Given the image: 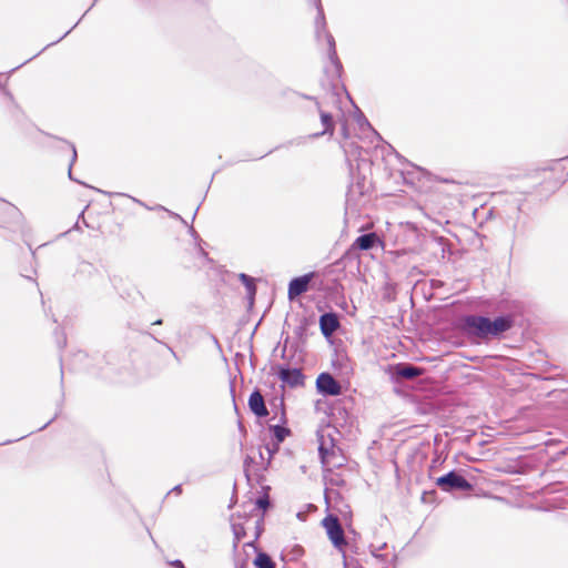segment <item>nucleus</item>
I'll list each match as a JSON object with an SVG mask.
<instances>
[{"label":"nucleus","instance_id":"13d9d810","mask_svg":"<svg viewBox=\"0 0 568 568\" xmlns=\"http://www.w3.org/2000/svg\"><path fill=\"white\" fill-rule=\"evenodd\" d=\"M60 374H61V381H63V368L62 367H61Z\"/></svg>","mask_w":568,"mask_h":568},{"label":"nucleus","instance_id":"49530a36","mask_svg":"<svg viewBox=\"0 0 568 568\" xmlns=\"http://www.w3.org/2000/svg\"><path fill=\"white\" fill-rule=\"evenodd\" d=\"M294 551H295V555H301L303 552V549H302V547L297 546Z\"/></svg>","mask_w":568,"mask_h":568},{"label":"nucleus","instance_id":"2eb2a0df","mask_svg":"<svg viewBox=\"0 0 568 568\" xmlns=\"http://www.w3.org/2000/svg\"><path fill=\"white\" fill-rule=\"evenodd\" d=\"M280 446L281 444H276L275 442H271L270 444L265 445V449L267 452L266 462L261 468H257L255 471V479L258 485L265 481L264 473L268 469L274 455L278 453Z\"/></svg>","mask_w":568,"mask_h":568},{"label":"nucleus","instance_id":"603ef678","mask_svg":"<svg viewBox=\"0 0 568 568\" xmlns=\"http://www.w3.org/2000/svg\"><path fill=\"white\" fill-rule=\"evenodd\" d=\"M54 43H57V42L54 41V42L49 43L47 47H43V48H42V51H45L48 47H50V45H52V44H54Z\"/></svg>","mask_w":568,"mask_h":568},{"label":"nucleus","instance_id":"412c9836","mask_svg":"<svg viewBox=\"0 0 568 568\" xmlns=\"http://www.w3.org/2000/svg\"><path fill=\"white\" fill-rule=\"evenodd\" d=\"M253 564L255 568H276V565L271 556L264 551L256 552V557L254 558Z\"/></svg>","mask_w":568,"mask_h":568},{"label":"nucleus","instance_id":"6e6d98bb","mask_svg":"<svg viewBox=\"0 0 568 568\" xmlns=\"http://www.w3.org/2000/svg\"><path fill=\"white\" fill-rule=\"evenodd\" d=\"M239 428H240V430H244V427L241 422H239Z\"/></svg>","mask_w":568,"mask_h":568},{"label":"nucleus","instance_id":"052dcab7","mask_svg":"<svg viewBox=\"0 0 568 568\" xmlns=\"http://www.w3.org/2000/svg\"><path fill=\"white\" fill-rule=\"evenodd\" d=\"M236 568H239V567H236Z\"/></svg>","mask_w":568,"mask_h":568},{"label":"nucleus","instance_id":"c03bdc74","mask_svg":"<svg viewBox=\"0 0 568 568\" xmlns=\"http://www.w3.org/2000/svg\"><path fill=\"white\" fill-rule=\"evenodd\" d=\"M316 10H320V8H323L321 0H314Z\"/></svg>","mask_w":568,"mask_h":568},{"label":"nucleus","instance_id":"c9c22d12","mask_svg":"<svg viewBox=\"0 0 568 568\" xmlns=\"http://www.w3.org/2000/svg\"><path fill=\"white\" fill-rule=\"evenodd\" d=\"M169 565L173 568H185L184 564L180 559H174L170 561Z\"/></svg>","mask_w":568,"mask_h":568},{"label":"nucleus","instance_id":"2f4dec72","mask_svg":"<svg viewBox=\"0 0 568 568\" xmlns=\"http://www.w3.org/2000/svg\"><path fill=\"white\" fill-rule=\"evenodd\" d=\"M280 398L281 397H274L273 400L271 402V406L274 412V416L272 417V419H275L280 414Z\"/></svg>","mask_w":568,"mask_h":568},{"label":"nucleus","instance_id":"c85d7f7f","mask_svg":"<svg viewBox=\"0 0 568 568\" xmlns=\"http://www.w3.org/2000/svg\"><path fill=\"white\" fill-rule=\"evenodd\" d=\"M255 464V459L247 455L244 459V463H243V468H244V475L246 477V480L247 483H251L252 478H251V473H250V467L251 465Z\"/></svg>","mask_w":568,"mask_h":568},{"label":"nucleus","instance_id":"ea45409f","mask_svg":"<svg viewBox=\"0 0 568 568\" xmlns=\"http://www.w3.org/2000/svg\"><path fill=\"white\" fill-rule=\"evenodd\" d=\"M80 21H81V19L70 30L65 31V33L62 37H60L55 42H59L63 38H65L79 24Z\"/></svg>","mask_w":568,"mask_h":568},{"label":"nucleus","instance_id":"20e7f679","mask_svg":"<svg viewBox=\"0 0 568 568\" xmlns=\"http://www.w3.org/2000/svg\"><path fill=\"white\" fill-rule=\"evenodd\" d=\"M435 484L446 493L471 491L474 489L473 484L460 471L455 469L437 477Z\"/></svg>","mask_w":568,"mask_h":568},{"label":"nucleus","instance_id":"4be33fe9","mask_svg":"<svg viewBox=\"0 0 568 568\" xmlns=\"http://www.w3.org/2000/svg\"><path fill=\"white\" fill-rule=\"evenodd\" d=\"M239 280L245 286L248 296L253 300L256 294L255 280L245 273H240Z\"/></svg>","mask_w":568,"mask_h":568},{"label":"nucleus","instance_id":"473e14b6","mask_svg":"<svg viewBox=\"0 0 568 568\" xmlns=\"http://www.w3.org/2000/svg\"><path fill=\"white\" fill-rule=\"evenodd\" d=\"M158 207H159L160 210H164V211H166V212L170 214V216H172L173 219L179 220V221H181L183 224L187 225V222H186V221H185V220H184L180 214L174 213V212H171V211L166 210V209H165L164 206H162V205H159Z\"/></svg>","mask_w":568,"mask_h":568},{"label":"nucleus","instance_id":"393cba45","mask_svg":"<svg viewBox=\"0 0 568 568\" xmlns=\"http://www.w3.org/2000/svg\"><path fill=\"white\" fill-rule=\"evenodd\" d=\"M325 31H327L326 30L325 13H324V9L320 8V10H317V17L315 19V33H316V37L320 38L321 33H323Z\"/></svg>","mask_w":568,"mask_h":568},{"label":"nucleus","instance_id":"ddd939ff","mask_svg":"<svg viewBox=\"0 0 568 568\" xmlns=\"http://www.w3.org/2000/svg\"><path fill=\"white\" fill-rule=\"evenodd\" d=\"M247 406L251 413L257 418H265L270 415L264 397L258 388H254L250 394Z\"/></svg>","mask_w":568,"mask_h":568},{"label":"nucleus","instance_id":"4c0bfd02","mask_svg":"<svg viewBox=\"0 0 568 568\" xmlns=\"http://www.w3.org/2000/svg\"><path fill=\"white\" fill-rule=\"evenodd\" d=\"M212 341H213V344L216 346V348L222 352V346L220 344V341L217 339V337L215 335H212L211 336Z\"/></svg>","mask_w":568,"mask_h":568},{"label":"nucleus","instance_id":"dca6fc26","mask_svg":"<svg viewBox=\"0 0 568 568\" xmlns=\"http://www.w3.org/2000/svg\"><path fill=\"white\" fill-rule=\"evenodd\" d=\"M323 34L325 36L328 45V58L334 65L337 75L341 77L343 65L337 57L335 39L328 31L323 32Z\"/></svg>","mask_w":568,"mask_h":568},{"label":"nucleus","instance_id":"a211bd4d","mask_svg":"<svg viewBox=\"0 0 568 568\" xmlns=\"http://www.w3.org/2000/svg\"><path fill=\"white\" fill-rule=\"evenodd\" d=\"M98 274H99V270L93 263L82 260L78 263V266H77V270H75V273L73 274V276L74 277L78 276L80 278H91Z\"/></svg>","mask_w":568,"mask_h":568},{"label":"nucleus","instance_id":"e433bc0d","mask_svg":"<svg viewBox=\"0 0 568 568\" xmlns=\"http://www.w3.org/2000/svg\"><path fill=\"white\" fill-rule=\"evenodd\" d=\"M59 410H61V408H59ZM59 413H60V412H57V413L54 414V416H53V417H52L48 423H45L42 427H40V428H39V430H42V429L47 428V427H48V425H50V424H51V423H52V422L58 417Z\"/></svg>","mask_w":568,"mask_h":568},{"label":"nucleus","instance_id":"7ed1b4c3","mask_svg":"<svg viewBox=\"0 0 568 568\" xmlns=\"http://www.w3.org/2000/svg\"><path fill=\"white\" fill-rule=\"evenodd\" d=\"M0 204V226L12 227L24 234L28 230L26 219L22 212L12 203L1 199Z\"/></svg>","mask_w":568,"mask_h":568},{"label":"nucleus","instance_id":"864d4df0","mask_svg":"<svg viewBox=\"0 0 568 568\" xmlns=\"http://www.w3.org/2000/svg\"><path fill=\"white\" fill-rule=\"evenodd\" d=\"M54 43H57V42L54 41V42L49 43L47 47H43V48H42V51H45L48 47H50V45H52V44H54Z\"/></svg>","mask_w":568,"mask_h":568},{"label":"nucleus","instance_id":"a19ab883","mask_svg":"<svg viewBox=\"0 0 568 568\" xmlns=\"http://www.w3.org/2000/svg\"><path fill=\"white\" fill-rule=\"evenodd\" d=\"M65 343H67V339L64 336L62 337V341L58 339V345L60 348H63L65 346Z\"/></svg>","mask_w":568,"mask_h":568},{"label":"nucleus","instance_id":"5fc2aeb1","mask_svg":"<svg viewBox=\"0 0 568 568\" xmlns=\"http://www.w3.org/2000/svg\"><path fill=\"white\" fill-rule=\"evenodd\" d=\"M197 211H199V206L196 207L195 212L193 213L192 220L195 219Z\"/></svg>","mask_w":568,"mask_h":568},{"label":"nucleus","instance_id":"f3484780","mask_svg":"<svg viewBox=\"0 0 568 568\" xmlns=\"http://www.w3.org/2000/svg\"><path fill=\"white\" fill-rule=\"evenodd\" d=\"M320 116H321V122H322V125L324 126V130L321 132L311 134L310 136L313 139H317L320 136H323L324 134L332 135L334 132V129H335L334 119L331 113L320 110Z\"/></svg>","mask_w":568,"mask_h":568},{"label":"nucleus","instance_id":"4d7b16f0","mask_svg":"<svg viewBox=\"0 0 568 568\" xmlns=\"http://www.w3.org/2000/svg\"><path fill=\"white\" fill-rule=\"evenodd\" d=\"M28 246H29V248L31 251V255L34 256L36 253H34V251H32L31 245H28Z\"/></svg>","mask_w":568,"mask_h":568},{"label":"nucleus","instance_id":"cd10ccee","mask_svg":"<svg viewBox=\"0 0 568 568\" xmlns=\"http://www.w3.org/2000/svg\"><path fill=\"white\" fill-rule=\"evenodd\" d=\"M2 92L3 94L8 98V100L10 101L11 103V106H10V112L12 114V116L14 118H18L20 114H22V110L21 108L19 106V104L14 101V98L12 95V93L10 91H8L7 89H2Z\"/></svg>","mask_w":568,"mask_h":568},{"label":"nucleus","instance_id":"0eeeda50","mask_svg":"<svg viewBox=\"0 0 568 568\" xmlns=\"http://www.w3.org/2000/svg\"><path fill=\"white\" fill-rule=\"evenodd\" d=\"M287 418L285 413V404L284 398L281 396L280 398V418L277 424H270L268 430L272 436V442L276 444H282L288 436H291L292 432L288 427H286Z\"/></svg>","mask_w":568,"mask_h":568},{"label":"nucleus","instance_id":"b1692460","mask_svg":"<svg viewBox=\"0 0 568 568\" xmlns=\"http://www.w3.org/2000/svg\"><path fill=\"white\" fill-rule=\"evenodd\" d=\"M264 531V515H261L260 518L255 521V535H254V539L246 542L244 546L245 547H252L254 548V550L257 551V548H256V545H255V541L261 537V535L263 534Z\"/></svg>","mask_w":568,"mask_h":568},{"label":"nucleus","instance_id":"1a4fd4ad","mask_svg":"<svg viewBox=\"0 0 568 568\" xmlns=\"http://www.w3.org/2000/svg\"><path fill=\"white\" fill-rule=\"evenodd\" d=\"M423 373V369L409 363H397L390 366L392 379L396 383L413 381Z\"/></svg>","mask_w":568,"mask_h":568},{"label":"nucleus","instance_id":"58836bf2","mask_svg":"<svg viewBox=\"0 0 568 568\" xmlns=\"http://www.w3.org/2000/svg\"><path fill=\"white\" fill-rule=\"evenodd\" d=\"M26 436H27V435H23V436H21V437H19V438H16V439H8V440H6V442H3V443H0V446H2V445H9V444H11V443H14V442L21 440V439H23Z\"/></svg>","mask_w":568,"mask_h":568},{"label":"nucleus","instance_id":"a18cd8bd","mask_svg":"<svg viewBox=\"0 0 568 568\" xmlns=\"http://www.w3.org/2000/svg\"><path fill=\"white\" fill-rule=\"evenodd\" d=\"M300 97H302L303 99H306V100H315L314 97H311V95H307V94H298Z\"/></svg>","mask_w":568,"mask_h":568},{"label":"nucleus","instance_id":"6ab92c4d","mask_svg":"<svg viewBox=\"0 0 568 568\" xmlns=\"http://www.w3.org/2000/svg\"><path fill=\"white\" fill-rule=\"evenodd\" d=\"M314 324V317H303L300 324L295 327L294 334L297 338V344L304 345L308 336V327Z\"/></svg>","mask_w":568,"mask_h":568},{"label":"nucleus","instance_id":"5701e85b","mask_svg":"<svg viewBox=\"0 0 568 568\" xmlns=\"http://www.w3.org/2000/svg\"><path fill=\"white\" fill-rule=\"evenodd\" d=\"M231 527L234 536L233 550L235 551L239 547V542L245 537L246 531L244 525L241 523H232Z\"/></svg>","mask_w":568,"mask_h":568},{"label":"nucleus","instance_id":"9d476101","mask_svg":"<svg viewBox=\"0 0 568 568\" xmlns=\"http://www.w3.org/2000/svg\"><path fill=\"white\" fill-rule=\"evenodd\" d=\"M278 378L290 387H298L304 385V374L300 368L280 365L277 367Z\"/></svg>","mask_w":568,"mask_h":568},{"label":"nucleus","instance_id":"f8f14e48","mask_svg":"<svg viewBox=\"0 0 568 568\" xmlns=\"http://www.w3.org/2000/svg\"><path fill=\"white\" fill-rule=\"evenodd\" d=\"M314 277V273H307L301 276L293 277L288 283L287 295L292 301L295 297L306 293L310 287V282Z\"/></svg>","mask_w":568,"mask_h":568},{"label":"nucleus","instance_id":"37998d69","mask_svg":"<svg viewBox=\"0 0 568 568\" xmlns=\"http://www.w3.org/2000/svg\"><path fill=\"white\" fill-rule=\"evenodd\" d=\"M342 133H343L344 138H348V133H347V126H346V124H343V126H342Z\"/></svg>","mask_w":568,"mask_h":568},{"label":"nucleus","instance_id":"f257e3e1","mask_svg":"<svg viewBox=\"0 0 568 568\" xmlns=\"http://www.w3.org/2000/svg\"><path fill=\"white\" fill-rule=\"evenodd\" d=\"M500 314L489 318V337H499L510 331L516 323V317L521 314L523 306L517 301H501L498 304Z\"/></svg>","mask_w":568,"mask_h":568},{"label":"nucleus","instance_id":"4468645a","mask_svg":"<svg viewBox=\"0 0 568 568\" xmlns=\"http://www.w3.org/2000/svg\"><path fill=\"white\" fill-rule=\"evenodd\" d=\"M379 243V237L376 233L369 232L362 234L355 239L353 244L351 245L347 254L352 251H368L377 246Z\"/></svg>","mask_w":568,"mask_h":568},{"label":"nucleus","instance_id":"bb28decb","mask_svg":"<svg viewBox=\"0 0 568 568\" xmlns=\"http://www.w3.org/2000/svg\"><path fill=\"white\" fill-rule=\"evenodd\" d=\"M59 140L64 142L70 148V150L72 152L70 164H69V170H68L69 179L74 181V182H78L80 184H83L82 182H80L77 179H74L73 175H72V165L75 163V161L78 159V153H77V149H75L74 144L71 143V142H68L67 140H63V139H59Z\"/></svg>","mask_w":568,"mask_h":568},{"label":"nucleus","instance_id":"7c9ffc66","mask_svg":"<svg viewBox=\"0 0 568 568\" xmlns=\"http://www.w3.org/2000/svg\"><path fill=\"white\" fill-rule=\"evenodd\" d=\"M387 547V544L384 542L382 546H379L378 548H374L371 550L373 557L377 558V559H382L384 560L385 559V555H382L379 551L385 549Z\"/></svg>","mask_w":568,"mask_h":568},{"label":"nucleus","instance_id":"aec40b11","mask_svg":"<svg viewBox=\"0 0 568 568\" xmlns=\"http://www.w3.org/2000/svg\"><path fill=\"white\" fill-rule=\"evenodd\" d=\"M261 486L263 494L255 499V508L262 510V515H264L265 511H267L272 507V503L268 495L271 487L264 486L263 483L261 484Z\"/></svg>","mask_w":568,"mask_h":568},{"label":"nucleus","instance_id":"8fccbe9b","mask_svg":"<svg viewBox=\"0 0 568 568\" xmlns=\"http://www.w3.org/2000/svg\"><path fill=\"white\" fill-rule=\"evenodd\" d=\"M131 199H132L134 202L139 203L140 205H144L142 201H140V200H138V199H135V197H132V196H131Z\"/></svg>","mask_w":568,"mask_h":568},{"label":"nucleus","instance_id":"c756f323","mask_svg":"<svg viewBox=\"0 0 568 568\" xmlns=\"http://www.w3.org/2000/svg\"><path fill=\"white\" fill-rule=\"evenodd\" d=\"M145 334H146L148 336H150L151 338H153L155 342H158V343H160V344L164 345V346L170 351V353L173 355V357H174L178 362H180V357L178 356V354L175 353V351H174L171 346H169L166 343H164V342H162V341L158 339V338H156L153 334H151L150 332H145Z\"/></svg>","mask_w":568,"mask_h":568},{"label":"nucleus","instance_id":"9b49d317","mask_svg":"<svg viewBox=\"0 0 568 568\" xmlns=\"http://www.w3.org/2000/svg\"><path fill=\"white\" fill-rule=\"evenodd\" d=\"M318 323L321 333L327 341L341 327L339 315L333 311L322 314Z\"/></svg>","mask_w":568,"mask_h":568},{"label":"nucleus","instance_id":"f704fd0d","mask_svg":"<svg viewBox=\"0 0 568 568\" xmlns=\"http://www.w3.org/2000/svg\"><path fill=\"white\" fill-rule=\"evenodd\" d=\"M88 357L87 353L79 351L74 354V361L82 362Z\"/></svg>","mask_w":568,"mask_h":568},{"label":"nucleus","instance_id":"6e6552de","mask_svg":"<svg viewBox=\"0 0 568 568\" xmlns=\"http://www.w3.org/2000/svg\"><path fill=\"white\" fill-rule=\"evenodd\" d=\"M316 390L325 397L338 396L343 393V387L331 373L323 372L316 378Z\"/></svg>","mask_w":568,"mask_h":568},{"label":"nucleus","instance_id":"de8ad7c7","mask_svg":"<svg viewBox=\"0 0 568 568\" xmlns=\"http://www.w3.org/2000/svg\"><path fill=\"white\" fill-rule=\"evenodd\" d=\"M162 324H163V320L162 318H159V320H156V321H154L152 323V325H162Z\"/></svg>","mask_w":568,"mask_h":568},{"label":"nucleus","instance_id":"f03ea898","mask_svg":"<svg viewBox=\"0 0 568 568\" xmlns=\"http://www.w3.org/2000/svg\"><path fill=\"white\" fill-rule=\"evenodd\" d=\"M489 317L485 315H465L459 327L468 337L485 339L489 337Z\"/></svg>","mask_w":568,"mask_h":568},{"label":"nucleus","instance_id":"bf43d9fd","mask_svg":"<svg viewBox=\"0 0 568 568\" xmlns=\"http://www.w3.org/2000/svg\"><path fill=\"white\" fill-rule=\"evenodd\" d=\"M200 252L202 255H206V252L203 248H201Z\"/></svg>","mask_w":568,"mask_h":568},{"label":"nucleus","instance_id":"72a5a7b5","mask_svg":"<svg viewBox=\"0 0 568 568\" xmlns=\"http://www.w3.org/2000/svg\"><path fill=\"white\" fill-rule=\"evenodd\" d=\"M182 491H183V489H182V485H180V484H179V485L174 486L171 490H169V491L166 493L165 498H166L170 494L181 495V494H182Z\"/></svg>","mask_w":568,"mask_h":568},{"label":"nucleus","instance_id":"3c124183","mask_svg":"<svg viewBox=\"0 0 568 568\" xmlns=\"http://www.w3.org/2000/svg\"><path fill=\"white\" fill-rule=\"evenodd\" d=\"M190 232H191L192 236H197V234H196V232H195V230L193 227L190 229Z\"/></svg>","mask_w":568,"mask_h":568},{"label":"nucleus","instance_id":"423d86ee","mask_svg":"<svg viewBox=\"0 0 568 568\" xmlns=\"http://www.w3.org/2000/svg\"><path fill=\"white\" fill-rule=\"evenodd\" d=\"M322 526L325 528L332 545L339 551H344L347 546L344 529L336 515L328 514L323 520Z\"/></svg>","mask_w":568,"mask_h":568},{"label":"nucleus","instance_id":"a878e982","mask_svg":"<svg viewBox=\"0 0 568 568\" xmlns=\"http://www.w3.org/2000/svg\"><path fill=\"white\" fill-rule=\"evenodd\" d=\"M355 120H356V122H357V124H358L361 130L368 129L369 131H372V133L374 135H376L379 140H382V138L378 134V132L371 125V123L368 122L366 116L359 110H358V113L355 116Z\"/></svg>","mask_w":568,"mask_h":568},{"label":"nucleus","instance_id":"39448f33","mask_svg":"<svg viewBox=\"0 0 568 568\" xmlns=\"http://www.w3.org/2000/svg\"><path fill=\"white\" fill-rule=\"evenodd\" d=\"M316 438L318 443V457L322 465H328L331 457L336 455V452L339 450L336 447L335 438L329 429V426L322 427L316 430Z\"/></svg>","mask_w":568,"mask_h":568},{"label":"nucleus","instance_id":"79ce46f5","mask_svg":"<svg viewBox=\"0 0 568 568\" xmlns=\"http://www.w3.org/2000/svg\"><path fill=\"white\" fill-rule=\"evenodd\" d=\"M258 457H260V459L262 462V466H263L265 464V462H266V458L264 457V454H263L262 450H258Z\"/></svg>","mask_w":568,"mask_h":568},{"label":"nucleus","instance_id":"09e8293b","mask_svg":"<svg viewBox=\"0 0 568 568\" xmlns=\"http://www.w3.org/2000/svg\"><path fill=\"white\" fill-rule=\"evenodd\" d=\"M99 0H94L92 6L85 11V13L82 16V18L88 13V11L98 2Z\"/></svg>","mask_w":568,"mask_h":568}]
</instances>
